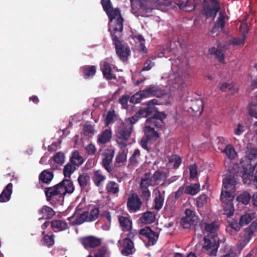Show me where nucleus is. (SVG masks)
<instances>
[{
  "label": "nucleus",
  "mask_w": 257,
  "mask_h": 257,
  "mask_svg": "<svg viewBox=\"0 0 257 257\" xmlns=\"http://www.w3.org/2000/svg\"><path fill=\"white\" fill-rule=\"evenodd\" d=\"M158 104H159L157 100H152L148 102L146 109H141L134 116L126 119L117 131V143L122 147L126 145L123 141H126L130 137L133 124L136 123L140 117H147L152 114L153 117L147 118V122L153 123L157 127L161 126L162 120L166 118V115L163 112L158 111L156 106Z\"/></svg>",
  "instance_id": "1"
},
{
  "label": "nucleus",
  "mask_w": 257,
  "mask_h": 257,
  "mask_svg": "<svg viewBox=\"0 0 257 257\" xmlns=\"http://www.w3.org/2000/svg\"><path fill=\"white\" fill-rule=\"evenodd\" d=\"M237 176L242 177L244 184H250L253 179L252 167L248 163L243 162L234 165L229 173L225 175L223 179V190L234 191Z\"/></svg>",
  "instance_id": "2"
},
{
  "label": "nucleus",
  "mask_w": 257,
  "mask_h": 257,
  "mask_svg": "<svg viewBox=\"0 0 257 257\" xmlns=\"http://www.w3.org/2000/svg\"><path fill=\"white\" fill-rule=\"evenodd\" d=\"M101 5L109 19V31L112 33L115 31H122L123 19L119 10L112 8L110 0H101Z\"/></svg>",
  "instance_id": "3"
},
{
  "label": "nucleus",
  "mask_w": 257,
  "mask_h": 257,
  "mask_svg": "<svg viewBox=\"0 0 257 257\" xmlns=\"http://www.w3.org/2000/svg\"><path fill=\"white\" fill-rule=\"evenodd\" d=\"M74 190L72 182L69 179H66L53 187L49 188L45 191V194L47 199L50 200L55 196L62 197L66 193H71Z\"/></svg>",
  "instance_id": "4"
},
{
  "label": "nucleus",
  "mask_w": 257,
  "mask_h": 257,
  "mask_svg": "<svg viewBox=\"0 0 257 257\" xmlns=\"http://www.w3.org/2000/svg\"><path fill=\"white\" fill-rule=\"evenodd\" d=\"M99 213L98 208L96 207L91 209L90 212H82L81 210L78 209L68 219L72 225H78L84 221H92L95 220Z\"/></svg>",
  "instance_id": "5"
},
{
  "label": "nucleus",
  "mask_w": 257,
  "mask_h": 257,
  "mask_svg": "<svg viewBox=\"0 0 257 257\" xmlns=\"http://www.w3.org/2000/svg\"><path fill=\"white\" fill-rule=\"evenodd\" d=\"M235 197L234 191L222 190L221 194V200L223 204L224 213L227 216L233 215L234 207L232 201Z\"/></svg>",
  "instance_id": "6"
},
{
  "label": "nucleus",
  "mask_w": 257,
  "mask_h": 257,
  "mask_svg": "<svg viewBox=\"0 0 257 257\" xmlns=\"http://www.w3.org/2000/svg\"><path fill=\"white\" fill-rule=\"evenodd\" d=\"M120 32L115 31L114 33H110L112 35V40L115 46L116 52L118 56L120 59L125 61L127 60V57L130 55L131 50L126 44L120 41L118 39L116 34Z\"/></svg>",
  "instance_id": "7"
},
{
  "label": "nucleus",
  "mask_w": 257,
  "mask_h": 257,
  "mask_svg": "<svg viewBox=\"0 0 257 257\" xmlns=\"http://www.w3.org/2000/svg\"><path fill=\"white\" fill-rule=\"evenodd\" d=\"M153 126H155L154 124L151 122H148L146 120V126L144 128V132L146 137H143L141 140V144L144 149L147 150V144L152 143L155 141L159 137L158 133L154 130ZM156 127H157L156 125Z\"/></svg>",
  "instance_id": "8"
},
{
  "label": "nucleus",
  "mask_w": 257,
  "mask_h": 257,
  "mask_svg": "<svg viewBox=\"0 0 257 257\" xmlns=\"http://www.w3.org/2000/svg\"><path fill=\"white\" fill-rule=\"evenodd\" d=\"M203 248L207 253L212 256H216L219 247V238L214 234H210L204 238Z\"/></svg>",
  "instance_id": "9"
},
{
  "label": "nucleus",
  "mask_w": 257,
  "mask_h": 257,
  "mask_svg": "<svg viewBox=\"0 0 257 257\" xmlns=\"http://www.w3.org/2000/svg\"><path fill=\"white\" fill-rule=\"evenodd\" d=\"M118 246L123 255L128 256L136 250L134 242L128 238H121L118 241Z\"/></svg>",
  "instance_id": "10"
},
{
  "label": "nucleus",
  "mask_w": 257,
  "mask_h": 257,
  "mask_svg": "<svg viewBox=\"0 0 257 257\" xmlns=\"http://www.w3.org/2000/svg\"><path fill=\"white\" fill-rule=\"evenodd\" d=\"M140 233L145 237V240L148 241L149 245L154 244L158 238V234L149 227L141 229Z\"/></svg>",
  "instance_id": "11"
},
{
  "label": "nucleus",
  "mask_w": 257,
  "mask_h": 257,
  "mask_svg": "<svg viewBox=\"0 0 257 257\" xmlns=\"http://www.w3.org/2000/svg\"><path fill=\"white\" fill-rule=\"evenodd\" d=\"M198 217L195 215L194 212L189 209L185 210V216L182 219V223L184 228H188L194 224Z\"/></svg>",
  "instance_id": "12"
},
{
  "label": "nucleus",
  "mask_w": 257,
  "mask_h": 257,
  "mask_svg": "<svg viewBox=\"0 0 257 257\" xmlns=\"http://www.w3.org/2000/svg\"><path fill=\"white\" fill-rule=\"evenodd\" d=\"M141 93L144 98L154 96L159 97L164 94L158 86L156 85H151L147 89L141 91Z\"/></svg>",
  "instance_id": "13"
},
{
  "label": "nucleus",
  "mask_w": 257,
  "mask_h": 257,
  "mask_svg": "<svg viewBox=\"0 0 257 257\" xmlns=\"http://www.w3.org/2000/svg\"><path fill=\"white\" fill-rule=\"evenodd\" d=\"M142 202L137 194H132L127 199V206L130 210L136 211L139 209Z\"/></svg>",
  "instance_id": "14"
},
{
  "label": "nucleus",
  "mask_w": 257,
  "mask_h": 257,
  "mask_svg": "<svg viewBox=\"0 0 257 257\" xmlns=\"http://www.w3.org/2000/svg\"><path fill=\"white\" fill-rule=\"evenodd\" d=\"M114 152L112 149L106 150L103 153L102 163L105 169L108 172L111 171V167L110 164L111 163L112 158L114 156Z\"/></svg>",
  "instance_id": "15"
},
{
  "label": "nucleus",
  "mask_w": 257,
  "mask_h": 257,
  "mask_svg": "<svg viewBox=\"0 0 257 257\" xmlns=\"http://www.w3.org/2000/svg\"><path fill=\"white\" fill-rule=\"evenodd\" d=\"M214 148L216 151H220L221 152L224 153L230 159H234L237 156V153L231 145H227L224 149H223L222 147L218 146V145L214 146Z\"/></svg>",
  "instance_id": "16"
},
{
  "label": "nucleus",
  "mask_w": 257,
  "mask_h": 257,
  "mask_svg": "<svg viewBox=\"0 0 257 257\" xmlns=\"http://www.w3.org/2000/svg\"><path fill=\"white\" fill-rule=\"evenodd\" d=\"M81 242L85 248H88L89 247H95L99 245L101 241L97 238L89 236L82 239Z\"/></svg>",
  "instance_id": "17"
},
{
  "label": "nucleus",
  "mask_w": 257,
  "mask_h": 257,
  "mask_svg": "<svg viewBox=\"0 0 257 257\" xmlns=\"http://www.w3.org/2000/svg\"><path fill=\"white\" fill-rule=\"evenodd\" d=\"M100 67L103 76L106 79H112L115 77L110 65L106 61L104 60L101 62Z\"/></svg>",
  "instance_id": "18"
},
{
  "label": "nucleus",
  "mask_w": 257,
  "mask_h": 257,
  "mask_svg": "<svg viewBox=\"0 0 257 257\" xmlns=\"http://www.w3.org/2000/svg\"><path fill=\"white\" fill-rule=\"evenodd\" d=\"M211 6L205 8V12L207 17H214L219 10V5L216 0H210Z\"/></svg>",
  "instance_id": "19"
},
{
  "label": "nucleus",
  "mask_w": 257,
  "mask_h": 257,
  "mask_svg": "<svg viewBox=\"0 0 257 257\" xmlns=\"http://www.w3.org/2000/svg\"><path fill=\"white\" fill-rule=\"evenodd\" d=\"M13 184L10 183L5 187L0 195V202H6L10 200L13 191Z\"/></svg>",
  "instance_id": "20"
},
{
  "label": "nucleus",
  "mask_w": 257,
  "mask_h": 257,
  "mask_svg": "<svg viewBox=\"0 0 257 257\" xmlns=\"http://www.w3.org/2000/svg\"><path fill=\"white\" fill-rule=\"evenodd\" d=\"M119 222L123 231H128L132 227V222L127 216H119Z\"/></svg>",
  "instance_id": "21"
},
{
  "label": "nucleus",
  "mask_w": 257,
  "mask_h": 257,
  "mask_svg": "<svg viewBox=\"0 0 257 257\" xmlns=\"http://www.w3.org/2000/svg\"><path fill=\"white\" fill-rule=\"evenodd\" d=\"M51 226L55 232L64 230L68 227L66 222L61 220L52 221L51 222Z\"/></svg>",
  "instance_id": "22"
},
{
  "label": "nucleus",
  "mask_w": 257,
  "mask_h": 257,
  "mask_svg": "<svg viewBox=\"0 0 257 257\" xmlns=\"http://www.w3.org/2000/svg\"><path fill=\"white\" fill-rule=\"evenodd\" d=\"M226 19L225 13L224 12H220L219 14L216 24L212 30L213 33H214L216 30L219 29H220L221 31L223 30Z\"/></svg>",
  "instance_id": "23"
},
{
  "label": "nucleus",
  "mask_w": 257,
  "mask_h": 257,
  "mask_svg": "<svg viewBox=\"0 0 257 257\" xmlns=\"http://www.w3.org/2000/svg\"><path fill=\"white\" fill-rule=\"evenodd\" d=\"M190 108L196 115L201 114L203 110V102L200 99H196L192 101Z\"/></svg>",
  "instance_id": "24"
},
{
  "label": "nucleus",
  "mask_w": 257,
  "mask_h": 257,
  "mask_svg": "<svg viewBox=\"0 0 257 257\" xmlns=\"http://www.w3.org/2000/svg\"><path fill=\"white\" fill-rule=\"evenodd\" d=\"M133 38L136 43L138 45L141 52L143 54H147L148 49L145 46L144 38L140 35H136L133 37Z\"/></svg>",
  "instance_id": "25"
},
{
  "label": "nucleus",
  "mask_w": 257,
  "mask_h": 257,
  "mask_svg": "<svg viewBox=\"0 0 257 257\" xmlns=\"http://www.w3.org/2000/svg\"><path fill=\"white\" fill-rule=\"evenodd\" d=\"M246 154L248 159L246 160L245 161H241V162H243L244 163H248L249 165H251L252 167H253L254 168V166H255L257 165V164L253 166H252V165L250 164V161H249V160H252L255 157L257 154V150L255 148H249V146H247Z\"/></svg>",
  "instance_id": "26"
},
{
  "label": "nucleus",
  "mask_w": 257,
  "mask_h": 257,
  "mask_svg": "<svg viewBox=\"0 0 257 257\" xmlns=\"http://www.w3.org/2000/svg\"><path fill=\"white\" fill-rule=\"evenodd\" d=\"M39 213L42 215V218L44 219L51 218L55 214V212L53 209L51 207L47 206L43 207Z\"/></svg>",
  "instance_id": "27"
},
{
  "label": "nucleus",
  "mask_w": 257,
  "mask_h": 257,
  "mask_svg": "<svg viewBox=\"0 0 257 257\" xmlns=\"http://www.w3.org/2000/svg\"><path fill=\"white\" fill-rule=\"evenodd\" d=\"M111 137V131L109 130H106L98 136V141L100 143L105 144L110 140Z\"/></svg>",
  "instance_id": "28"
},
{
  "label": "nucleus",
  "mask_w": 257,
  "mask_h": 257,
  "mask_svg": "<svg viewBox=\"0 0 257 257\" xmlns=\"http://www.w3.org/2000/svg\"><path fill=\"white\" fill-rule=\"evenodd\" d=\"M105 179V177L102 174L100 171L97 170L94 171L92 180L96 185L99 186Z\"/></svg>",
  "instance_id": "29"
},
{
  "label": "nucleus",
  "mask_w": 257,
  "mask_h": 257,
  "mask_svg": "<svg viewBox=\"0 0 257 257\" xmlns=\"http://www.w3.org/2000/svg\"><path fill=\"white\" fill-rule=\"evenodd\" d=\"M156 218L155 214L153 212H147L144 214L141 218V221L145 224H150L153 222Z\"/></svg>",
  "instance_id": "30"
},
{
  "label": "nucleus",
  "mask_w": 257,
  "mask_h": 257,
  "mask_svg": "<svg viewBox=\"0 0 257 257\" xmlns=\"http://www.w3.org/2000/svg\"><path fill=\"white\" fill-rule=\"evenodd\" d=\"M181 163V159L180 156L173 155L171 156L169 160V167L172 168H177L179 167Z\"/></svg>",
  "instance_id": "31"
},
{
  "label": "nucleus",
  "mask_w": 257,
  "mask_h": 257,
  "mask_svg": "<svg viewBox=\"0 0 257 257\" xmlns=\"http://www.w3.org/2000/svg\"><path fill=\"white\" fill-rule=\"evenodd\" d=\"M154 203V207L157 210H160L163 206L164 203V196L159 191L156 194Z\"/></svg>",
  "instance_id": "32"
},
{
  "label": "nucleus",
  "mask_w": 257,
  "mask_h": 257,
  "mask_svg": "<svg viewBox=\"0 0 257 257\" xmlns=\"http://www.w3.org/2000/svg\"><path fill=\"white\" fill-rule=\"evenodd\" d=\"M84 77L85 78H89L94 75L96 72V69L93 66H87L83 67Z\"/></svg>",
  "instance_id": "33"
},
{
  "label": "nucleus",
  "mask_w": 257,
  "mask_h": 257,
  "mask_svg": "<svg viewBox=\"0 0 257 257\" xmlns=\"http://www.w3.org/2000/svg\"><path fill=\"white\" fill-rule=\"evenodd\" d=\"M200 191V186L197 184L187 186L185 188L186 193L192 195L196 194Z\"/></svg>",
  "instance_id": "34"
},
{
  "label": "nucleus",
  "mask_w": 257,
  "mask_h": 257,
  "mask_svg": "<svg viewBox=\"0 0 257 257\" xmlns=\"http://www.w3.org/2000/svg\"><path fill=\"white\" fill-rule=\"evenodd\" d=\"M83 158L79 155L78 152L73 153L71 158V162L74 165L79 166L83 163Z\"/></svg>",
  "instance_id": "35"
},
{
  "label": "nucleus",
  "mask_w": 257,
  "mask_h": 257,
  "mask_svg": "<svg viewBox=\"0 0 257 257\" xmlns=\"http://www.w3.org/2000/svg\"><path fill=\"white\" fill-rule=\"evenodd\" d=\"M53 178V175L51 172L46 170L43 171L40 175V180L44 183H49Z\"/></svg>",
  "instance_id": "36"
},
{
  "label": "nucleus",
  "mask_w": 257,
  "mask_h": 257,
  "mask_svg": "<svg viewBox=\"0 0 257 257\" xmlns=\"http://www.w3.org/2000/svg\"><path fill=\"white\" fill-rule=\"evenodd\" d=\"M107 191L112 194H115L119 192V186L114 181L109 182L106 185Z\"/></svg>",
  "instance_id": "37"
},
{
  "label": "nucleus",
  "mask_w": 257,
  "mask_h": 257,
  "mask_svg": "<svg viewBox=\"0 0 257 257\" xmlns=\"http://www.w3.org/2000/svg\"><path fill=\"white\" fill-rule=\"evenodd\" d=\"M253 218V214L251 213H246L242 215L239 220L240 225L241 226L245 225L248 224Z\"/></svg>",
  "instance_id": "38"
},
{
  "label": "nucleus",
  "mask_w": 257,
  "mask_h": 257,
  "mask_svg": "<svg viewBox=\"0 0 257 257\" xmlns=\"http://www.w3.org/2000/svg\"><path fill=\"white\" fill-rule=\"evenodd\" d=\"M209 52L211 54H214L219 61L223 62L224 54L221 50L217 49L215 48H211L209 50Z\"/></svg>",
  "instance_id": "39"
},
{
  "label": "nucleus",
  "mask_w": 257,
  "mask_h": 257,
  "mask_svg": "<svg viewBox=\"0 0 257 257\" xmlns=\"http://www.w3.org/2000/svg\"><path fill=\"white\" fill-rule=\"evenodd\" d=\"M167 177L166 174L164 172L160 171H156L154 175L151 177L154 183H155V185L159 183V182L163 180Z\"/></svg>",
  "instance_id": "40"
},
{
  "label": "nucleus",
  "mask_w": 257,
  "mask_h": 257,
  "mask_svg": "<svg viewBox=\"0 0 257 257\" xmlns=\"http://www.w3.org/2000/svg\"><path fill=\"white\" fill-rule=\"evenodd\" d=\"M155 185V183H154L152 179L149 178H145L142 179L140 184L141 189H148L150 186Z\"/></svg>",
  "instance_id": "41"
},
{
  "label": "nucleus",
  "mask_w": 257,
  "mask_h": 257,
  "mask_svg": "<svg viewBox=\"0 0 257 257\" xmlns=\"http://www.w3.org/2000/svg\"><path fill=\"white\" fill-rule=\"evenodd\" d=\"M127 151L121 150L116 157V162L117 163H123L126 160Z\"/></svg>",
  "instance_id": "42"
},
{
  "label": "nucleus",
  "mask_w": 257,
  "mask_h": 257,
  "mask_svg": "<svg viewBox=\"0 0 257 257\" xmlns=\"http://www.w3.org/2000/svg\"><path fill=\"white\" fill-rule=\"evenodd\" d=\"M250 199L249 194L247 192H244L237 197L238 201L244 204H247Z\"/></svg>",
  "instance_id": "43"
},
{
  "label": "nucleus",
  "mask_w": 257,
  "mask_h": 257,
  "mask_svg": "<svg viewBox=\"0 0 257 257\" xmlns=\"http://www.w3.org/2000/svg\"><path fill=\"white\" fill-rule=\"evenodd\" d=\"M75 170V167L71 164H67L64 168L63 174L65 177L69 178Z\"/></svg>",
  "instance_id": "44"
},
{
  "label": "nucleus",
  "mask_w": 257,
  "mask_h": 257,
  "mask_svg": "<svg viewBox=\"0 0 257 257\" xmlns=\"http://www.w3.org/2000/svg\"><path fill=\"white\" fill-rule=\"evenodd\" d=\"M218 227V224L215 222H211L210 223H205L204 224L205 230L210 233H213L216 230Z\"/></svg>",
  "instance_id": "45"
},
{
  "label": "nucleus",
  "mask_w": 257,
  "mask_h": 257,
  "mask_svg": "<svg viewBox=\"0 0 257 257\" xmlns=\"http://www.w3.org/2000/svg\"><path fill=\"white\" fill-rule=\"evenodd\" d=\"M89 180V177L87 175V174L84 173L79 176L78 178V181L79 185L84 187L86 186L88 181Z\"/></svg>",
  "instance_id": "46"
},
{
  "label": "nucleus",
  "mask_w": 257,
  "mask_h": 257,
  "mask_svg": "<svg viewBox=\"0 0 257 257\" xmlns=\"http://www.w3.org/2000/svg\"><path fill=\"white\" fill-rule=\"evenodd\" d=\"M220 89L222 91H226L227 90H234L236 91L238 90V88L236 87V86L232 83H223L221 84L220 86Z\"/></svg>",
  "instance_id": "47"
},
{
  "label": "nucleus",
  "mask_w": 257,
  "mask_h": 257,
  "mask_svg": "<svg viewBox=\"0 0 257 257\" xmlns=\"http://www.w3.org/2000/svg\"><path fill=\"white\" fill-rule=\"evenodd\" d=\"M251 237V233H250L249 230H246L244 233V239L240 240L239 243L241 247L244 246L249 241Z\"/></svg>",
  "instance_id": "48"
},
{
  "label": "nucleus",
  "mask_w": 257,
  "mask_h": 257,
  "mask_svg": "<svg viewBox=\"0 0 257 257\" xmlns=\"http://www.w3.org/2000/svg\"><path fill=\"white\" fill-rule=\"evenodd\" d=\"M233 131L234 135L237 137H239L245 131V126L238 123L236 127L234 128Z\"/></svg>",
  "instance_id": "49"
},
{
  "label": "nucleus",
  "mask_w": 257,
  "mask_h": 257,
  "mask_svg": "<svg viewBox=\"0 0 257 257\" xmlns=\"http://www.w3.org/2000/svg\"><path fill=\"white\" fill-rule=\"evenodd\" d=\"M239 31L241 36L245 37L248 33V29L247 24L244 21L239 23Z\"/></svg>",
  "instance_id": "50"
},
{
  "label": "nucleus",
  "mask_w": 257,
  "mask_h": 257,
  "mask_svg": "<svg viewBox=\"0 0 257 257\" xmlns=\"http://www.w3.org/2000/svg\"><path fill=\"white\" fill-rule=\"evenodd\" d=\"M144 98L142 97L141 91L135 93L133 95L130 99V102L132 103H139L141 100Z\"/></svg>",
  "instance_id": "51"
},
{
  "label": "nucleus",
  "mask_w": 257,
  "mask_h": 257,
  "mask_svg": "<svg viewBox=\"0 0 257 257\" xmlns=\"http://www.w3.org/2000/svg\"><path fill=\"white\" fill-rule=\"evenodd\" d=\"M245 37L241 35L240 38H232L230 40V43L233 45H242L244 44Z\"/></svg>",
  "instance_id": "52"
},
{
  "label": "nucleus",
  "mask_w": 257,
  "mask_h": 257,
  "mask_svg": "<svg viewBox=\"0 0 257 257\" xmlns=\"http://www.w3.org/2000/svg\"><path fill=\"white\" fill-rule=\"evenodd\" d=\"M54 161L57 164H62L64 162L65 157L63 153L59 152L57 153L54 157Z\"/></svg>",
  "instance_id": "53"
},
{
  "label": "nucleus",
  "mask_w": 257,
  "mask_h": 257,
  "mask_svg": "<svg viewBox=\"0 0 257 257\" xmlns=\"http://www.w3.org/2000/svg\"><path fill=\"white\" fill-rule=\"evenodd\" d=\"M249 92H252L253 94L257 96V79L254 80L248 88Z\"/></svg>",
  "instance_id": "54"
},
{
  "label": "nucleus",
  "mask_w": 257,
  "mask_h": 257,
  "mask_svg": "<svg viewBox=\"0 0 257 257\" xmlns=\"http://www.w3.org/2000/svg\"><path fill=\"white\" fill-rule=\"evenodd\" d=\"M115 117V113L114 111H109L107 112L105 117V124L108 125L113 120Z\"/></svg>",
  "instance_id": "55"
},
{
  "label": "nucleus",
  "mask_w": 257,
  "mask_h": 257,
  "mask_svg": "<svg viewBox=\"0 0 257 257\" xmlns=\"http://www.w3.org/2000/svg\"><path fill=\"white\" fill-rule=\"evenodd\" d=\"M109 253L106 248H102L99 249L95 254V257H108Z\"/></svg>",
  "instance_id": "56"
},
{
  "label": "nucleus",
  "mask_w": 257,
  "mask_h": 257,
  "mask_svg": "<svg viewBox=\"0 0 257 257\" xmlns=\"http://www.w3.org/2000/svg\"><path fill=\"white\" fill-rule=\"evenodd\" d=\"M44 243L47 246L52 245L54 243L53 235H45L43 238Z\"/></svg>",
  "instance_id": "57"
},
{
  "label": "nucleus",
  "mask_w": 257,
  "mask_h": 257,
  "mask_svg": "<svg viewBox=\"0 0 257 257\" xmlns=\"http://www.w3.org/2000/svg\"><path fill=\"white\" fill-rule=\"evenodd\" d=\"M207 196L205 194L200 195L198 198L197 201V204L198 207L202 206L207 201Z\"/></svg>",
  "instance_id": "58"
},
{
  "label": "nucleus",
  "mask_w": 257,
  "mask_h": 257,
  "mask_svg": "<svg viewBox=\"0 0 257 257\" xmlns=\"http://www.w3.org/2000/svg\"><path fill=\"white\" fill-rule=\"evenodd\" d=\"M141 197L143 199L148 200L151 196V192L148 189H141Z\"/></svg>",
  "instance_id": "59"
},
{
  "label": "nucleus",
  "mask_w": 257,
  "mask_h": 257,
  "mask_svg": "<svg viewBox=\"0 0 257 257\" xmlns=\"http://www.w3.org/2000/svg\"><path fill=\"white\" fill-rule=\"evenodd\" d=\"M190 176L191 178H195L197 176V167L195 165H192L189 167Z\"/></svg>",
  "instance_id": "60"
},
{
  "label": "nucleus",
  "mask_w": 257,
  "mask_h": 257,
  "mask_svg": "<svg viewBox=\"0 0 257 257\" xmlns=\"http://www.w3.org/2000/svg\"><path fill=\"white\" fill-rule=\"evenodd\" d=\"M103 215L106 217L109 224L104 225L102 226L103 230H107L110 228V223L111 222V216L108 212H105L103 213Z\"/></svg>",
  "instance_id": "61"
},
{
  "label": "nucleus",
  "mask_w": 257,
  "mask_h": 257,
  "mask_svg": "<svg viewBox=\"0 0 257 257\" xmlns=\"http://www.w3.org/2000/svg\"><path fill=\"white\" fill-rule=\"evenodd\" d=\"M129 99L130 97L127 95H123L121 98H120L119 102L123 108H126L127 102Z\"/></svg>",
  "instance_id": "62"
},
{
  "label": "nucleus",
  "mask_w": 257,
  "mask_h": 257,
  "mask_svg": "<svg viewBox=\"0 0 257 257\" xmlns=\"http://www.w3.org/2000/svg\"><path fill=\"white\" fill-rule=\"evenodd\" d=\"M182 80V78L179 75H178L177 76L172 75L171 76L170 79V81H171L170 83L172 84L181 83Z\"/></svg>",
  "instance_id": "63"
},
{
  "label": "nucleus",
  "mask_w": 257,
  "mask_h": 257,
  "mask_svg": "<svg viewBox=\"0 0 257 257\" xmlns=\"http://www.w3.org/2000/svg\"><path fill=\"white\" fill-rule=\"evenodd\" d=\"M229 226L234 229L235 231H238L240 229V223H237L235 221H231L229 224Z\"/></svg>",
  "instance_id": "64"
}]
</instances>
